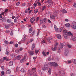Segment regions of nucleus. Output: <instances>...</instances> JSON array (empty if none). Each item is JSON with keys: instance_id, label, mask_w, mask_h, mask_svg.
Masks as SVG:
<instances>
[{"instance_id": "obj_26", "label": "nucleus", "mask_w": 76, "mask_h": 76, "mask_svg": "<svg viewBox=\"0 0 76 76\" xmlns=\"http://www.w3.org/2000/svg\"><path fill=\"white\" fill-rule=\"evenodd\" d=\"M63 28L61 27L60 28H59V32H61L63 31Z\"/></svg>"}, {"instance_id": "obj_27", "label": "nucleus", "mask_w": 76, "mask_h": 76, "mask_svg": "<svg viewBox=\"0 0 76 76\" xmlns=\"http://www.w3.org/2000/svg\"><path fill=\"white\" fill-rule=\"evenodd\" d=\"M72 62H73L74 64H76V60L75 59H74L72 60Z\"/></svg>"}, {"instance_id": "obj_63", "label": "nucleus", "mask_w": 76, "mask_h": 76, "mask_svg": "<svg viewBox=\"0 0 76 76\" xmlns=\"http://www.w3.org/2000/svg\"><path fill=\"white\" fill-rule=\"evenodd\" d=\"M11 55L12 57H14L15 56V55L14 54H12Z\"/></svg>"}, {"instance_id": "obj_14", "label": "nucleus", "mask_w": 76, "mask_h": 76, "mask_svg": "<svg viewBox=\"0 0 76 76\" xmlns=\"http://www.w3.org/2000/svg\"><path fill=\"white\" fill-rule=\"evenodd\" d=\"M65 26L66 27L69 28V27L70 26V24L69 23H67L65 24Z\"/></svg>"}, {"instance_id": "obj_7", "label": "nucleus", "mask_w": 76, "mask_h": 76, "mask_svg": "<svg viewBox=\"0 0 76 76\" xmlns=\"http://www.w3.org/2000/svg\"><path fill=\"white\" fill-rule=\"evenodd\" d=\"M56 36L59 39H61V36L60 34H57Z\"/></svg>"}, {"instance_id": "obj_32", "label": "nucleus", "mask_w": 76, "mask_h": 76, "mask_svg": "<svg viewBox=\"0 0 76 76\" xmlns=\"http://www.w3.org/2000/svg\"><path fill=\"white\" fill-rule=\"evenodd\" d=\"M32 28H31L29 30V33H31L32 32Z\"/></svg>"}, {"instance_id": "obj_42", "label": "nucleus", "mask_w": 76, "mask_h": 76, "mask_svg": "<svg viewBox=\"0 0 76 76\" xmlns=\"http://www.w3.org/2000/svg\"><path fill=\"white\" fill-rule=\"evenodd\" d=\"M67 46L68 48H72V46H71V45H67Z\"/></svg>"}, {"instance_id": "obj_20", "label": "nucleus", "mask_w": 76, "mask_h": 76, "mask_svg": "<svg viewBox=\"0 0 76 76\" xmlns=\"http://www.w3.org/2000/svg\"><path fill=\"white\" fill-rule=\"evenodd\" d=\"M47 2L49 4H52V2L50 0H48Z\"/></svg>"}, {"instance_id": "obj_28", "label": "nucleus", "mask_w": 76, "mask_h": 76, "mask_svg": "<svg viewBox=\"0 0 76 76\" xmlns=\"http://www.w3.org/2000/svg\"><path fill=\"white\" fill-rule=\"evenodd\" d=\"M45 8H46V6H44L42 7V11H43V10H44L45 9Z\"/></svg>"}, {"instance_id": "obj_55", "label": "nucleus", "mask_w": 76, "mask_h": 76, "mask_svg": "<svg viewBox=\"0 0 76 76\" xmlns=\"http://www.w3.org/2000/svg\"><path fill=\"white\" fill-rule=\"evenodd\" d=\"M29 12V10H28L27 9L25 11V13H28V12Z\"/></svg>"}, {"instance_id": "obj_59", "label": "nucleus", "mask_w": 76, "mask_h": 76, "mask_svg": "<svg viewBox=\"0 0 76 76\" xmlns=\"http://www.w3.org/2000/svg\"><path fill=\"white\" fill-rule=\"evenodd\" d=\"M10 34L11 35H13V31H11Z\"/></svg>"}, {"instance_id": "obj_64", "label": "nucleus", "mask_w": 76, "mask_h": 76, "mask_svg": "<svg viewBox=\"0 0 76 76\" xmlns=\"http://www.w3.org/2000/svg\"><path fill=\"white\" fill-rule=\"evenodd\" d=\"M3 61V59H1L0 60V62L1 63H2Z\"/></svg>"}, {"instance_id": "obj_58", "label": "nucleus", "mask_w": 76, "mask_h": 76, "mask_svg": "<svg viewBox=\"0 0 76 76\" xmlns=\"http://www.w3.org/2000/svg\"><path fill=\"white\" fill-rule=\"evenodd\" d=\"M42 27L43 28H45L46 27L44 25H43L42 26Z\"/></svg>"}, {"instance_id": "obj_53", "label": "nucleus", "mask_w": 76, "mask_h": 76, "mask_svg": "<svg viewBox=\"0 0 76 76\" xmlns=\"http://www.w3.org/2000/svg\"><path fill=\"white\" fill-rule=\"evenodd\" d=\"M20 4V2H18L16 3L17 6H18Z\"/></svg>"}, {"instance_id": "obj_4", "label": "nucleus", "mask_w": 76, "mask_h": 76, "mask_svg": "<svg viewBox=\"0 0 76 76\" xmlns=\"http://www.w3.org/2000/svg\"><path fill=\"white\" fill-rule=\"evenodd\" d=\"M35 19L33 17L30 19V21L31 23H34L35 22Z\"/></svg>"}, {"instance_id": "obj_50", "label": "nucleus", "mask_w": 76, "mask_h": 76, "mask_svg": "<svg viewBox=\"0 0 76 76\" xmlns=\"http://www.w3.org/2000/svg\"><path fill=\"white\" fill-rule=\"evenodd\" d=\"M16 19H18V18H15L14 20V22L15 23H16Z\"/></svg>"}, {"instance_id": "obj_33", "label": "nucleus", "mask_w": 76, "mask_h": 76, "mask_svg": "<svg viewBox=\"0 0 76 76\" xmlns=\"http://www.w3.org/2000/svg\"><path fill=\"white\" fill-rule=\"evenodd\" d=\"M25 61V58H23L20 60V63H23V61Z\"/></svg>"}, {"instance_id": "obj_51", "label": "nucleus", "mask_w": 76, "mask_h": 76, "mask_svg": "<svg viewBox=\"0 0 76 76\" xmlns=\"http://www.w3.org/2000/svg\"><path fill=\"white\" fill-rule=\"evenodd\" d=\"M15 52L16 53H19V50H15Z\"/></svg>"}, {"instance_id": "obj_3", "label": "nucleus", "mask_w": 76, "mask_h": 76, "mask_svg": "<svg viewBox=\"0 0 76 76\" xmlns=\"http://www.w3.org/2000/svg\"><path fill=\"white\" fill-rule=\"evenodd\" d=\"M48 65L47 64L45 65L44 67H42V69L43 70H48Z\"/></svg>"}, {"instance_id": "obj_22", "label": "nucleus", "mask_w": 76, "mask_h": 76, "mask_svg": "<svg viewBox=\"0 0 76 76\" xmlns=\"http://www.w3.org/2000/svg\"><path fill=\"white\" fill-rule=\"evenodd\" d=\"M67 34L69 36H72V34L71 32H68Z\"/></svg>"}, {"instance_id": "obj_9", "label": "nucleus", "mask_w": 76, "mask_h": 76, "mask_svg": "<svg viewBox=\"0 0 76 76\" xmlns=\"http://www.w3.org/2000/svg\"><path fill=\"white\" fill-rule=\"evenodd\" d=\"M68 54H69V50H66L65 52V56H68Z\"/></svg>"}, {"instance_id": "obj_38", "label": "nucleus", "mask_w": 76, "mask_h": 76, "mask_svg": "<svg viewBox=\"0 0 76 76\" xmlns=\"http://www.w3.org/2000/svg\"><path fill=\"white\" fill-rule=\"evenodd\" d=\"M18 60H20V56L18 55L17 56Z\"/></svg>"}, {"instance_id": "obj_35", "label": "nucleus", "mask_w": 76, "mask_h": 76, "mask_svg": "<svg viewBox=\"0 0 76 76\" xmlns=\"http://www.w3.org/2000/svg\"><path fill=\"white\" fill-rule=\"evenodd\" d=\"M42 54L44 56H46V55L45 54V52H44L43 51L42 52Z\"/></svg>"}, {"instance_id": "obj_57", "label": "nucleus", "mask_w": 76, "mask_h": 76, "mask_svg": "<svg viewBox=\"0 0 76 76\" xmlns=\"http://www.w3.org/2000/svg\"><path fill=\"white\" fill-rule=\"evenodd\" d=\"M38 5L39 6H41V2H39L38 3Z\"/></svg>"}, {"instance_id": "obj_23", "label": "nucleus", "mask_w": 76, "mask_h": 76, "mask_svg": "<svg viewBox=\"0 0 76 76\" xmlns=\"http://www.w3.org/2000/svg\"><path fill=\"white\" fill-rule=\"evenodd\" d=\"M4 72L2 71L1 72V76H4Z\"/></svg>"}, {"instance_id": "obj_34", "label": "nucleus", "mask_w": 76, "mask_h": 76, "mask_svg": "<svg viewBox=\"0 0 76 76\" xmlns=\"http://www.w3.org/2000/svg\"><path fill=\"white\" fill-rule=\"evenodd\" d=\"M1 20L3 22H5V21H6V19H5L4 18H2Z\"/></svg>"}, {"instance_id": "obj_21", "label": "nucleus", "mask_w": 76, "mask_h": 76, "mask_svg": "<svg viewBox=\"0 0 76 76\" xmlns=\"http://www.w3.org/2000/svg\"><path fill=\"white\" fill-rule=\"evenodd\" d=\"M38 9H36L34 10V13H38Z\"/></svg>"}, {"instance_id": "obj_47", "label": "nucleus", "mask_w": 76, "mask_h": 76, "mask_svg": "<svg viewBox=\"0 0 76 76\" xmlns=\"http://www.w3.org/2000/svg\"><path fill=\"white\" fill-rule=\"evenodd\" d=\"M39 17H37V18H36V21H38V20H39Z\"/></svg>"}, {"instance_id": "obj_49", "label": "nucleus", "mask_w": 76, "mask_h": 76, "mask_svg": "<svg viewBox=\"0 0 76 76\" xmlns=\"http://www.w3.org/2000/svg\"><path fill=\"white\" fill-rule=\"evenodd\" d=\"M4 42H5V43L6 44H8V43H9V42H7V41L6 40L4 41Z\"/></svg>"}, {"instance_id": "obj_60", "label": "nucleus", "mask_w": 76, "mask_h": 76, "mask_svg": "<svg viewBox=\"0 0 76 76\" xmlns=\"http://www.w3.org/2000/svg\"><path fill=\"white\" fill-rule=\"evenodd\" d=\"M34 76H38V75H37V74L35 73L34 74Z\"/></svg>"}, {"instance_id": "obj_40", "label": "nucleus", "mask_w": 76, "mask_h": 76, "mask_svg": "<svg viewBox=\"0 0 76 76\" xmlns=\"http://www.w3.org/2000/svg\"><path fill=\"white\" fill-rule=\"evenodd\" d=\"M10 25L11 26H13L14 25V24L13 23V22H11L10 23Z\"/></svg>"}, {"instance_id": "obj_52", "label": "nucleus", "mask_w": 76, "mask_h": 76, "mask_svg": "<svg viewBox=\"0 0 76 76\" xmlns=\"http://www.w3.org/2000/svg\"><path fill=\"white\" fill-rule=\"evenodd\" d=\"M1 68L3 70H4V66H1Z\"/></svg>"}, {"instance_id": "obj_54", "label": "nucleus", "mask_w": 76, "mask_h": 76, "mask_svg": "<svg viewBox=\"0 0 76 76\" xmlns=\"http://www.w3.org/2000/svg\"><path fill=\"white\" fill-rule=\"evenodd\" d=\"M22 50H23V48H20L19 50L20 51H22Z\"/></svg>"}, {"instance_id": "obj_2", "label": "nucleus", "mask_w": 76, "mask_h": 76, "mask_svg": "<svg viewBox=\"0 0 76 76\" xmlns=\"http://www.w3.org/2000/svg\"><path fill=\"white\" fill-rule=\"evenodd\" d=\"M49 64L50 66H55V67H57L58 66L57 63L55 62H50Z\"/></svg>"}, {"instance_id": "obj_29", "label": "nucleus", "mask_w": 76, "mask_h": 76, "mask_svg": "<svg viewBox=\"0 0 76 76\" xmlns=\"http://www.w3.org/2000/svg\"><path fill=\"white\" fill-rule=\"evenodd\" d=\"M62 12L63 13H67V11H66V10H65L64 9L63 10Z\"/></svg>"}, {"instance_id": "obj_19", "label": "nucleus", "mask_w": 76, "mask_h": 76, "mask_svg": "<svg viewBox=\"0 0 76 76\" xmlns=\"http://www.w3.org/2000/svg\"><path fill=\"white\" fill-rule=\"evenodd\" d=\"M3 58L4 60H6L7 61H8L9 60V58H7L6 56L4 57Z\"/></svg>"}, {"instance_id": "obj_6", "label": "nucleus", "mask_w": 76, "mask_h": 76, "mask_svg": "<svg viewBox=\"0 0 76 76\" xmlns=\"http://www.w3.org/2000/svg\"><path fill=\"white\" fill-rule=\"evenodd\" d=\"M63 48V43H61L59 47L58 48L61 50V49H62Z\"/></svg>"}, {"instance_id": "obj_11", "label": "nucleus", "mask_w": 76, "mask_h": 76, "mask_svg": "<svg viewBox=\"0 0 76 76\" xmlns=\"http://www.w3.org/2000/svg\"><path fill=\"white\" fill-rule=\"evenodd\" d=\"M51 40H52V38L51 37H49L48 38V41L49 42H51Z\"/></svg>"}, {"instance_id": "obj_37", "label": "nucleus", "mask_w": 76, "mask_h": 76, "mask_svg": "<svg viewBox=\"0 0 76 76\" xmlns=\"http://www.w3.org/2000/svg\"><path fill=\"white\" fill-rule=\"evenodd\" d=\"M40 24H42L43 23V20H42V19H41L40 20Z\"/></svg>"}, {"instance_id": "obj_46", "label": "nucleus", "mask_w": 76, "mask_h": 76, "mask_svg": "<svg viewBox=\"0 0 76 76\" xmlns=\"http://www.w3.org/2000/svg\"><path fill=\"white\" fill-rule=\"evenodd\" d=\"M35 53H36V54H37V53H38V50H35Z\"/></svg>"}, {"instance_id": "obj_8", "label": "nucleus", "mask_w": 76, "mask_h": 76, "mask_svg": "<svg viewBox=\"0 0 76 76\" xmlns=\"http://www.w3.org/2000/svg\"><path fill=\"white\" fill-rule=\"evenodd\" d=\"M50 18L51 19H54L56 18V17L53 15H50Z\"/></svg>"}, {"instance_id": "obj_17", "label": "nucleus", "mask_w": 76, "mask_h": 76, "mask_svg": "<svg viewBox=\"0 0 76 76\" xmlns=\"http://www.w3.org/2000/svg\"><path fill=\"white\" fill-rule=\"evenodd\" d=\"M36 68H32V69L31 70V72H32V73H34V72H35V69Z\"/></svg>"}, {"instance_id": "obj_25", "label": "nucleus", "mask_w": 76, "mask_h": 76, "mask_svg": "<svg viewBox=\"0 0 76 76\" xmlns=\"http://www.w3.org/2000/svg\"><path fill=\"white\" fill-rule=\"evenodd\" d=\"M72 25L76 26V22L75 21H73L72 22Z\"/></svg>"}, {"instance_id": "obj_30", "label": "nucleus", "mask_w": 76, "mask_h": 76, "mask_svg": "<svg viewBox=\"0 0 76 76\" xmlns=\"http://www.w3.org/2000/svg\"><path fill=\"white\" fill-rule=\"evenodd\" d=\"M20 71L22 73H24L25 72V70L23 68L21 69Z\"/></svg>"}, {"instance_id": "obj_39", "label": "nucleus", "mask_w": 76, "mask_h": 76, "mask_svg": "<svg viewBox=\"0 0 76 76\" xmlns=\"http://www.w3.org/2000/svg\"><path fill=\"white\" fill-rule=\"evenodd\" d=\"M55 31H56V32H59V28H55Z\"/></svg>"}, {"instance_id": "obj_41", "label": "nucleus", "mask_w": 76, "mask_h": 76, "mask_svg": "<svg viewBox=\"0 0 76 76\" xmlns=\"http://www.w3.org/2000/svg\"><path fill=\"white\" fill-rule=\"evenodd\" d=\"M60 49H59V48H58V53H60L61 51H60Z\"/></svg>"}, {"instance_id": "obj_15", "label": "nucleus", "mask_w": 76, "mask_h": 76, "mask_svg": "<svg viewBox=\"0 0 76 76\" xmlns=\"http://www.w3.org/2000/svg\"><path fill=\"white\" fill-rule=\"evenodd\" d=\"M13 64V62L12 61H11L9 62V66H12Z\"/></svg>"}, {"instance_id": "obj_45", "label": "nucleus", "mask_w": 76, "mask_h": 76, "mask_svg": "<svg viewBox=\"0 0 76 76\" xmlns=\"http://www.w3.org/2000/svg\"><path fill=\"white\" fill-rule=\"evenodd\" d=\"M43 21L44 22H45V23H46L47 22V19L46 18H44L43 19Z\"/></svg>"}, {"instance_id": "obj_44", "label": "nucleus", "mask_w": 76, "mask_h": 76, "mask_svg": "<svg viewBox=\"0 0 76 76\" xmlns=\"http://www.w3.org/2000/svg\"><path fill=\"white\" fill-rule=\"evenodd\" d=\"M73 6L74 7H76V2H74V3Z\"/></svg>"}, {"instance_id": "obj_36", "label": "nucleus", "mask_w": 76, "mask_h": 76, "mask_svg": "<svg viewBox=\"0 0 76 76\" xmlns=\"http://www.w3.org/2000/svg\"><path fill=\"white\" fill-rule=\"evenodd\" d=\"M26 36H24L23 37V39H24L23 40V42H25V41H26V39H25V38H26Z\"/></svg>"}, {"instance_id": "obj_62", "label": "nucleus", "mask_w": 76, "mask_h": 76, "mask_svg": "<svg viewBox=\"0 0 76 76\" xmlns=\"http://www.w3.org/2000/svg\"><path fill=\"white\" fill-rule=\"evenodd\" d=\"M6 32V33H9V32H10V31L9 30H7Z\"/></svg>"}, {"instance_id": "obj_16", "label": "nucleus", "mask_w": 76, "mask_h": 76, "mask_svg": "<svg viewBox=\"0 0 76 76\" xmlns=\"http://www.w3.org/2000/svg\"><path fill=\"white\" fill-rule=\"evenodd\" d=\"M64 38L65 39H67V38H69V37H68V36L66 34H64Z\"/></svg>"}, {"instance_id": "obj_5", "label": "nucleus", "mask_w": 76, "mask_h": 76, "mask_svg": "<svg viewBox=\"0 0 76 76\" xmlns=\"http://www.w3.org/2000/svg\"><path fill=\"white\" fill-rule=\"evenodd\" d=\"M6 73L7 74V75L10 74V73H11V71L10 69H8L6 71Z\"/></svg>"}, {"instance_id": "obj_43", "label": "nucleus", "mask_w": 76, "mask_h": 76, "mask_svg": "<svg viewBox=\"0 0 76 76\" xmlns=\"http://www.w3.org/2000/svg\"><path fill=\"white\" fill-rule=\"evenodd\" d=\"M63 32L64 34H65V33H67V31L66 30H63Z\"/></svg>"}, {"instance_id": "obj_13", "label": "nucleus", "mask_w": 76, "mask_h": 76, "mask_svg": "<svg viewBox=\"0 0 76 76\" xmlns=\"http://www.w3.org/2000/svg\"><path fill=\"white\" fill-rule=\"evenodd\" d=\"M71 39L72 40H73V41H76V37L75 36L72 37H71Z\"/></svg>"}, {"instance_id": "obj_61", "label": "nucleus", "mask_w": 76, "mask_h": 76, "mask_svg": "<svg viewBox=\"0 0 76 76\" xmlns=\"http://www.w3.org/2000/svg\"><path fill=\"white\" fill-rule=\"evenodd\" d=\"M6 54L7 55H8L9 54V52L7 51L6 52Z\"/></svg>"}, {"instance_id": "obj_18", "label": "nucleus", "mask_w": 76, "mask_h": 76, "mask_svg": "<svg viewBox=\"0 0 76 76\" xmlns=\"http://www.w3.org/2000/svg\"><path fill=\"white\" fill-rule=\"evenodd\" d=\"M71 27L73 29H76V26H73L72 25Z\"/></svg>"}, {"instance_id": "obj_24", "label": "nucleus", "mask_w": 76, "mask_h": 76, "mask_svg": "<svg viewBox=\"0 0 76 76\" xmlns=\"http://www.w3.org/2000/svg\"><path fill=\"white\" fill-rule=\"evenodd\" d=\"M30 54L31 55H34V53L33 51H30Z\"/></svg>"}, {"instance_id": "obj_56", "label": "nucleus", "mask_w": 76, "mask_h": 76, "mask_svg": "<svg viewBox=\"0 0 76 76\" xmlns=\"http://www.w3.org/2000/svg\"><path fill=\"white\" fill-rule=\"evenodd\" d=\"M33 41H34V39H30V42H32Z\"/></svg>"}, {"instance_id": "obj_1", "label": "nucleus", "mask_w": 76, "mask_h": 76, "mask_svg": "<svg viewBox=\"0 0 76 76\" xmlns=\"http://www.w3.org/2000/svg\"><path fill=\"white\" fill-rule=\"evenodd\" d=\"M58 43L57 42H56L55 43V45H54V47L52 48V50L53 51H54L56 50L57 48V45H58Z\"/></svg>"}, {"instance_id": "obj_12", "label": "nucleus", "mask_w": 76, "mask_h": 76, "mask_svg": "<svg viewBox=\"0 0 76 76\" xmlns=\"http://www.w3.org/2000/svg\"><path fill=\"white\" fill-rule=\"evenodd\" d=\"M59 73H60L61 75L62 76H64V72L63 71H60Z\"/></svg>"}, {"instance_id": "obj_10", "label": "nucleus", "mask_w": 76, "mask_h": 76, "mask_svg": "<svg viewBox=\"0 0 76 76\" xmlns=\"http://www.w3.org/2000/svg\"><path fill=\"white\" fill-rule=\"evenodd\" d=\"M35 44L34 43H33L32 45L31 49L32 50H33L34 48H35Z\"/></svg>"}, {"instance_id": "obj_31", "label": "nucleus", "mask_w": 76, "mask_h": 76, "mask_svg": "<svg viewBox=\"0 0 76 76\" xmlns=\"http://www.w3.org/2000/svg\"><path fill=\"white\" fill-rule=\"evenodd\" d=\"M48 72L49 75H51V69H49Z\"/></svg>"}, {"instance_id": "obj_48", "label": "nucleus", "mask_w": 76, "mask_h": 76, "mask_svg": "<svg viewBox=\"0 0 76 76\" xmlns=\"http://www.w3.org/2000/svg\"><path fill=\"white\" fill-rule=\"evenodd\" d=\"M15 47H16V48H17L18 47L19 45H18V44H17L15 45Z\"/></svg>"}]
</instances>
